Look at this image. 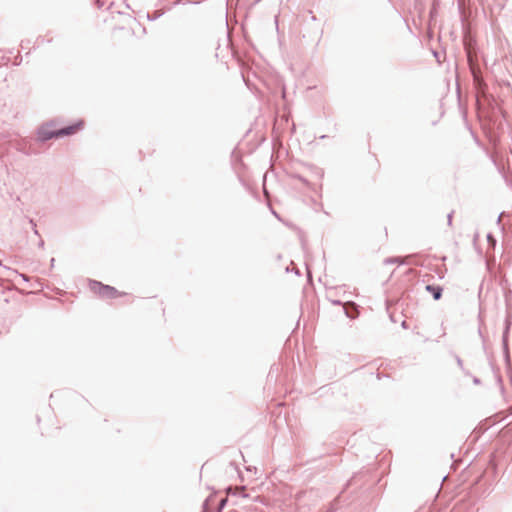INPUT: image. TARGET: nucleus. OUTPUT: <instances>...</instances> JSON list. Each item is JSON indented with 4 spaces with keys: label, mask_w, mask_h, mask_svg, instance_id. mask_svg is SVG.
I'll list each match as a JSON object with an SVG mask.
<instances>
[{
    "label": "nucleus",
    "mask_w": 512,
    "mask_h": 512,
    "mask_svg": "<svg viewBox=\"0 0 512 512\" xmlns=\"http://www.w3.org/2000/svg\"><path fill=\"white\" fill-rule=\"evenodd\" d=\"M90 287L95 294L104 299L119 298L127 294L126 292L119 291L112 286L104 285L100 282H93Z\"/></svg>",
    "instance_id": "nucleus-2"
},
{
    "label": "nucleus",
    "mask_w": 512,
    "mask_h": 512,
    "mask_svg": "<svg viewBox=\"0 0 512 512\" xmlns=\"http://www.w3.org/2000/svg\"><path fill=\"white\" fill-rule=\"evenodd\" d=\"M426 290L432 293L435 300H439L441 298L442 289L439 286L427 285Z\"/></svg>",
    "instance_id": "nucleus-3"
},
{
    "label": "nucleus",
    "mask_w": 512,
    "mask_h": 512,
    "mask_svg": "<svg viewBox=\"0 0 512 512\" xmlns=\"http://www.w3.org/2000/svg\"><path fill=\"white\" fill-rule=\"evenodd\" d=\"M84 126V122L82 120L77 123L70 125L66 128L56 129V125L54 122L46 123L42 125L38 132L37 137L41 141L49 140L53 137H63L67 135H72L81 130Z\"/></svg>",
    "instance_id": "nucleus-1"
},
{
    "label": "nucleus",
    "mask_w": 512,
    "mask_h": 512,
    "mask_svg": "<svg viewBox=\"0 0 512 512\" xmlns=\"http://www.w3.org/2000/svg\"><path fill=\"white\" fill-rule=\"evenodd\" d=\"M487 239H488V241L491 243V245H492V246H494V245H495V239H494L491 235H488V236H487Z\"/></svg>",
    "instance_id": "nucleus-4"
}]
</instances>
